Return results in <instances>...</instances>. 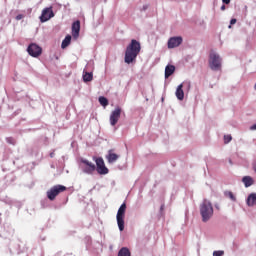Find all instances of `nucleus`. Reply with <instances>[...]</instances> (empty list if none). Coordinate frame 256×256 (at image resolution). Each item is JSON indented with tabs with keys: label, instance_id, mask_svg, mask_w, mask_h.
<instances>
[{
	"label": "nucleus",
	"instance_id": "obj_20",
	"mask_svg": "<svg viewBox=\"0 0 256 256\" xmlns=\"http://www.w3.org/2000/svg\"><path fill=\"white\" fill-rule=\"evenodd\" d=\"M118 256H131V251H129V248L123 247L119 250Z\"/></svg>",
	"mask_w": 256,
	"mask_h": 256
},
{
	"label": "nucleus",
	"instance_id": "obj_16",
	"mask_svg": "<svg viewBox=\"0 0 256 256\" xmlns=\"http://www.w3.org/2000/svg\"><path fill=\"white\" fill-rule=\"evenodd\" d=\"M83 81L85 83H89V81H93V72H87L86 69L83 71Z\"/></svg>",
	"mask_w": 256,
	"mask_h": 256
},
{
	"label": "nucleus",
	"instance_id": "obj_26",
	"mask_svg": "<svg viewBox=\"0 0 256 256\" xmlns=\"http://www.w3.org/2000/svg\"><path fill=\"white\" fill-rule=\"evenodd\" d=\"M235 23H237V19L232 18V19L230 20V25H235Z\"/></svg>",
	"mask_w": 256,
	"mask_h": 256
},
{
	"label": "nucleus",
	"instance_id": "obj_29",
	"mask_svg": "<svg viewBox=\"0 0 256 256\" xmlns=\"http://www.w3.org/2000/svg\"><path fill=\"white\" fill-rule=\"evenodd\" d=\"M225 9H226L225 5H222L221 6V11H225Z\"/></svg>",
	"mask_w": 256,
	"mask_h": 256
},
{
	"label": "nucleus",
	"instance_id": "obj_28",
	"mask_svg": "<svg viewBox=\"0 0 256 256\" xmlns=\"http://www.w3.org/2000/svg\"><path fill=\"white\" fill-rule=\"evenodd\" d=\"M16 19H17V21H20V19H23V16L22 15H18V16H16Z\"/></svg>",
	"mask_w": 256,
	"mask_h": 256
},
{
	"label": "nucleus",
	"instance_id": "obj_19",
	"mask_svg": "<svg viewBox=\"0 0 256 256\" xmlns=\"http://www.w3.org/2000/svg\"><path fill=\"white\" fill-rule=\"evenodd\" d=\"M71 45V35H67L65 39L62 41L61 48L66 49V47H69Z\"/></svg>",
	"mask_w": 256,
	"mask_h": 256
},
{
	"label": "nucleus",
	"instance_id": "obj_8",
	"mask_svg": "<svg viewBox=\"0 0 256 256\" xmlns=\"http://www.w3.org/2000/svg\"><path fill=\"white\" fill-rule=\"evenodd\" d=\"M121 111V107H116L110 114V125H112V127H115L117 123H119V119H121Z\"/></svg>",
	"mask_w": 256,
	"mask_h": 256
},
{
	"label": "nucleus",
	"instance_id": "obj_18",
	"mask_svg": "<svg viewBox=\"0 0 256 256\" xmlns=\"http://www.w3.org/2000/svg\"><path fill=\"white\" fill-rule=\"evenodd\" d=\"M242 183H244L245 187H251L255 181L251 178V176H244L242 178Z\"/></svg>",
	"mask_w": 256,
	"mask_h": 256
},
{
	"label": "nucleus",
	"instance_id": "obj_9",
	"mask_svg": "<svg viewBox=\"0 0 256 256\" xmlns=\"http://www.w3.org/2000/svg\"><path fill=\"white\" fill-rule=\"evenodd\" d=\"M83 163V172L87 173L88 175H91L96 169L97 166L93 162H90L89 160H82Z\"/></svg>",
	"mask_w": 256,
	"mask_h": 256
},
{
	"label": "nucleus",
	"instance_id": "obj_13",
	"mask_svg": "<svg viewBox=\"0 0 256 256\" xmlns=\"http://www.w3.org/2000/svg\"><path fill=\"white\" fill-rule=\"evenodd\" d=\"M175 95L179 101H183V99H185V92L183 91V84H180L177 87Z\"/></svg>",
	"mask_w": 256,
	"mask_h": 256
},
{
	"label": "nucleus",
	"instance_id": "obj_25",
	"mask_svg": "<svg viewBox=\"0 0 256 256\" xmlns=\"http://www.w3.org/2000/svg\"><path fill=\"white\" fill-rule=\"evenodd\" d=\"M7 143H10V145H15V139L9 137L7 138Z\"/></svg>",
	"mask_w": 256,
	"mask_h": 256
},
{
	"label": "nucleus",
	"instance_id": "obj_17",
	"mask_svg": "<svg viewBox=\"0 0 256 256\" xmlns=\"http://www.w3.org/2000/svg\"><path fill=\"white\" fill-rule=\"evenodd\" d=\"M175 73V67L173 65H167L165 68V78L171 77Z\"/></svg>",
	"mask_w": 256,
	"mask_h": 256
},
{
	"label": "nucleus",
	"instance_id": "obj_15",
	"mask_svg": "<svg viewBox=\"0 0 256 256\" xmlns=\"http://www.w3.org/2000/svg\"><path fill=\"white\" fill-rule=\"evenodd\" d=\"M246 203L248 207H255L256 205V193H251L249 194Z\"/></svg>",
	"mask_w": 256,
	"mask_h": 256
},
{
	"label": "nucleus",
	"instance_id": "obj_6",
	"mask_svg": "<svg viewBox=\"0 0 256 256\" xmlns=\"http://www.w3.org/2000/svg\"><path fill=\"white\" fill-rule=\"evenodd\" d=\"M55 17V13H53V7L44 8L42 10V14L40 16L41 23H46L49 19H53Z\"/></svg>",
	"mask_w": 256,
	"mask_h": 256
},
{
	"label": "nucleus",
	"instance_id": "obj_27",
	"mask_svg": "<svg viewBox=\"0 0 256 256\" xmlns=\"http://www.w3.org/2000/svg\"><path fill=\"white\" fill-rule=\"evenodd\" d=\"M222 3H225V5H229V3H231V0H222Z\"/></svg>",
	"mask_w": 256,
	"mask_h": 256
},
{
	"label": "nucleus",
	"instance_id": "obj_24",
	"mask_svg": "<svg viewBox=\"0 0 256 256\" xmlns=\"http://www.w3.org/2000/svg\"><path fill=\"white\" fill-rule=\"evenodd\" d=\"M225 255V251L223 250H218L213 252V256H223Z\"/></svg>",
	"mask_w": 256,
	"mask_h": 256
},
{
	"label": "nucleus",
	"instance_id": "obj_4",
	"mask_svg": "<svg viewBox=\"0 0 256 256\" xmlns=\"http://www.w3.org/2000/svg\"><path fill=\"white\" fill-rule=\"evenodd\" d=\"M65 191H67V187H65L63 185H55L47 191V197L50 201H55L57 195H59V193L65 192Z\"/></svg>",
	"mask_w": 256,
	"mask_h": 256
},
{
	"label": "nucleus",
	"instance_id": "obj_22",
	"mask_svg": "<svg viewBox=\"0 0 256 256\" xmlns=\"http://www.w3.org/2000/svg\"><path fill=\"white\" fill-rule=\"evenodd\" d=\"M224 195H225V197H229V199H231V201H237V198L231 191H225Z\"/></svg>",
	"mask_w": 256,
	"mask_h": 256
},
{
	"label": "nucleus",
	"instance_id": "obj_5",
	"mask_svg": "<svg viewBox=\"0 0 256 256\" xmlns=\"http://www.w3.org/2000/svg\"><path fill=\"white\" fill-rule=\"evenodd\" d=\"M209 65L210 69L212 71H219L221 69V57L215 52L210 53V59H209Z\"/></svg>",
	"mask_w": 256,
	"mask_h": 256
},
{
	"label": "nucleus",
	"instance_id": "obj_23",
	"mask_svg": "<svg viewBox=\"0 0 256 256\" xmlns=\"http://www.w3.org/2000/svg\"><path fill=\"white\" fill-rule=\"evenodd\" d=\"M233 137L231 135H224V143L227 145V143H231Z\"/></svg>",
	"mask_w": 256,
	"mask_h": 256
},
{
	"label": "nucleus",
	"instance_id": "obj_2",
	"mask_svg": "<svg viewBox=\"0 0 256 256\" xmlns=\"http://www.w3.org/2000/svg\"><path fill=\"white\" fill-rule=\"evenodd\" d=\"M200 215L202 216V221L207 223L213 217V205L208 200H204L200 205Z\"/></svg>",
	"mask_w": 256,
	"mask_h": 256
},
{
	"label": "nucleus",
	"instance_id": "obj_30",
	"mask_svg": "<svg viewBox=\"0 0 256 256\" xmlns=\"http://www.w3.org/2000/svg\"><path fill=\"white\" fill-rule=\"evenodd\" d=\"M215 207H216V209H219V205L218 204H216Z\"/></svg>",
	"mask_w": 256,
	"mask_h": 256
},
{
	"label": "nucleus",
	"instance_id": "obj_10",
	"mask_svg": "<svg viewBox=\"0 0 256 256\" xmlns=\"http://www.w3.org/2000/svg\"><path fill=\"white\" fill-rule=\"evenodd\" d=\"M27 51H28L29 55H31V57H39V55H41V53H43V50L37 44H30L28 46Z\"/></svg>",
	"mask_w": 256,
	"mask_h": 256
},
{
	"label": "nucleus",
	"instance_id": "obj_31",
	"mask_svg": "<svg viewBox=\"0 0 256 256\" xmlns=\"http://www.w3.org/2000/svg\"><path fill=\"white\" fill-rule=\"evenodd\" d=\"M229 29H231V25L229 26Z\"/></svg>",
	"mask_w": 256,
	"mask_h": 256
},
{
	"label": "nucleus",
	"instance_id": "obj_21",
	"mask_svg": "<svg viewBox=\"0 0 256 256\" xmlns=\"http://www.w3.org/2000/svg\"><path fill=\"white\" fill-rule=\"evenodd\" d=\"M98 101L102 107H107V105H109V100H107L104 96H100Z\"/></svg>",
	"mask_w": 256,
	"mask_h": 256
},
{
	"label": "nucleus",
	"instance_id": "obj_3",
	"mask_svg": "<svg viewBox=\"0 0 256 256\" xmlns=\"http://www.w3.org/2000/svg\"><path fill=\"white\" fill-rule=\"evenodd\" d=\"M127 211V204L123 203L117 212L116 215V220H117V225L119 228V231H124L125 230V212Z\"/></svg>",
	"mask_w": 256,
	"mask_h": 256
},
{
	"label": "nucleus",
	"instance_id": "obj_1",
	"mask_svg": "<svg viewBox=\"0 0 256 256\" xmlns=\"http://www.w3.org/2000/svg\"><path fill=\"white\" fill-rule=\"evenodd\" d=\"M139 53H141V43H139V41L135 39L131 40V43L126 48L124 58L125 63H127L128 65H130V63H133V61L137 59V55H139Z\"/></svg>",
	"mask_w": 256,
	"mask_h": 256
},
{
	"label": "nucleus",
	"instance_id": "obj_14",
	"mask_svg": "<svg viewBox=\"0 0 256 256\" xmlns=\"http://www.w3.org/2000/svg\"><path fill=\"white\" fill-rule=\"evenodd\" d=\"M106 159L108 163H115V161L119 159V155H117L116 153H113V150H109L108 155L106 156Z\"/></svg>",
	"mask_w": 256,
	"mask_h": 256
},
{
	"label": "nucleus",
	"instance_id": "obj_11",
	"mask_svg": "<svg viewBox=\"0 0 256 256\" xmlns=\"http://www.w3.org/2000/svg\"><path fill=\"white\" fill-rule=\"evenodd\" d=\"M183 43V38L181 36L172 37L168 40V49H175V47H179Z\"/></svg>",
	"mask_w": 256,
	"mask_h": 256
},
{
	"label": "nucleus",
	"instance_id": "obj_7",
	"mask_svg": "<svg viewBox=\"0 0 256 256\" xmlns=\"http://www.w3.org/2000/svg\"><path fill=\"white\" fill-rule=\"evenodd\" d=\"M96 167V171L99 175H107V173H109V168L105 166L103 158H96Z\"/></svg>",
	"mask_w": 256,
	"mask_h": 256
},
{
	"label": "nucleus",
	"instance_id": "obj_12",
	"mask_svg": "<svg viewBox=\"0 0 256 256\" xmlns=\"http://www.w3.org/2000/svg\"><path fill=\"white\" fill-rule=\"evenodd\" d=\"M80 31H81V22L77 20L72 24V36L74 37V39H77L79 37Z\"/></svg>",
	"mask_w": 256,
	"mask_h": 256
}]
</instances>
